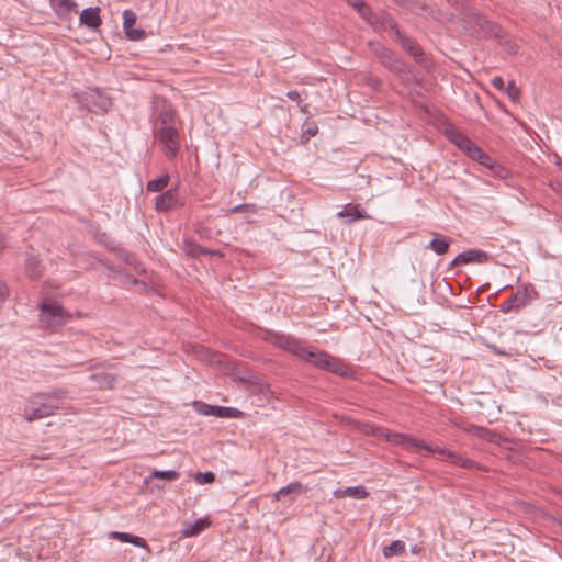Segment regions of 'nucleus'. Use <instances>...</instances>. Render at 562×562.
I'll list each match as a JSON object with an SVG mask.
<instances>
[{"label": "nucleus", "instance_id": "1", "mask_svg": "<svg viewBox=\"0 0 562 562\" xmlns=\"http://www.w3.org/2000/svg\"><path fill=\"white\" fill-rule=\"evenodd\" d=\"M153 116L154 136L161 145L166 157L173 159L180 148V136L176 126V112L170 104L162 102L161 105H156Z\"/></svg>", "mask_w": 562, "mask_h": 562}, {"label": "nucleus", "instance_id": "2", "mask_svg": "<svg viewBox=\"0 0 562 562\" xmlns=\"http://www.w3.org/2000/svg\"><path fill=\"white\" fill-rule=\"evenodd\" d=\"M68 393L66 389L33 393L23 406V418L32 423L54 415L60 409L61 401L67 398Z\"/></svg>", "mask_w": 562, "mask_h": 562}, {"label": "nucleus", "instance_id": "3", "mask_svg": "<svg viewBox=\"0 0 562 562\" xmlns=\"http://www.w3.org/2000/svg\"><path fill=\"white\" fill-rule=\"evenodd\" d=\"M461 23L472 35L483 38L503 37L502 29L496 23L488 20L484 14L470 5L462 7Z\"/></svg>", "mask_w": 562, "mask_h": 562}, {"label": "nucleus", "instance_id": "4", "mask_svg": "<svg viewBox=\"0 0 562 562\" xmlns=\"http://www.w3.org/2000/svg\"><path fill=\"white\" fill-rule=\"evenodd\" d=\"M300 359L319 370L330 372L341 378H351L355 374L353 369L340 359L324 350L313 349L310 346H305Z\"/></svg>", "mask_w": 562, "mask_h": 562}, {"label": "nucleus", "instance_id": "5", "mask_svg": "<svg viewBox=\"0 0 562 562\" xmlns=\"http://www.w3.org/2000/svg\"><path fill=\"white\" fill-rule=\"evenodd\" d=\"M402 447L405 448L406 450H422L423 449V450H427L428 452H431V453H438L440 456L446 457L447 460H449L452 464L459 465L463 469L479 470V471L484 470V468L482 465H480L479 463H476L475 461L468 459V458L457 453L456 451H451V450H448L446 448H441L438 446H431V445L427 443L425 440L415 438L411 435H405V439H404Z\"/></svg>", "mask_w": 562, "mask_h": 562}, {"label": "nucleus", "instance_id": "6", "mask_svg": "<svg viewBox=\"0 0 562 562\" xmlns=\"http://www.w3.org/2000/svg\"><path fill=\"white\" fill-rule=\"evenodd\" d=\"M78 95V102L86 106L89 112L94 114H105L111 105V98L105 94L100 88H87Z\"/></svg>", "mask_w": 562, "mask_h": 562}, {"label": "nucleus", "instance_id": "7", "mask_svg": "<svg viewBox=\"0 0 562 562\" xmlns=\"http://www.w3.org/2000/svg\"><path fill=\"white\" fill-rule=\"evenodd\" d=\"M69 317L70 315L55 301H45L41 304L40 322L43 327L55 330Z\"/></svg>", "mask_w": 562, "mask_h": 562}, {"label": "nucleus", "instance_id": "8", "mask_svg": "<svg viewBox=\"0 0 562 562\" xmlns=\"http://www.w3.org/2000/svg\"><path fill=\"white\" fill-rule=\"evenodd\" d=\"M538 296L539 294L532 284H524L508 300L501 304L499 311L503 313L517 312L538 299Z\"/></svg>", "mask_w": 562, "mask_h": 562}, {"label": "nucleus", "instance_id": "9", "mask_svg": "<svg viewBox=\"0 0 562 562\" xmlns=\"http://www.w3.org/2000/svg\"><path fill=\"white\" fill-rule=\"evenodd\" d=\"M373 53L379 59L380 64L390 71L396 75H403L409 71L408 66L404 61V59L398 57L390 48L383 45H378L376 47H374Z\"/></svg>", "mask_w": 562, "mask_h": 562}, {"label": "nucleus", "instance_id": "10", "mask_svg": "<svg viewBox=\"0 0 562 562\" xmlns=\"http://www.w3.org/2000/svg\"><path fill=\"white\" fill-rule=\"evenodd\" d=\"M269 341L271 344H273L274 346L282 348L285 351L294 355L297 358H301V356L304 351V348L306 346L302 340H300L297 338H294L290 335H283V334H277V333H272L270 335Z\"/></svg>", "mask_w": 562, "mask_h": 562}, {"label": "nucleus", "instance_id": "11", "mask_svg": "<svg viewBox=\"0 0 562 562\" xmlns=\"http://www.w3.org/2000/svg\"><path fill=\"white\" fill-rule=\"evenodd\" d=\"M392 36L393 40L396 41L401 47L416 60V63L424 65V50L416 41L402 33L400 27L395 30Z\"/></svg>", "mask_w": 562, "mask_h": 562}, {"label": "nucleus", "instance_id": "12", "mask_svg": "<svg viewBox=\"0 0 562 562\" xmlns=\"http://www.w3.org/2000/svg\"><path fill=\"white\" fill-rule=\"evenodd\" d=\"M196 409L204 416H215L218 418H238L243 413L234 407L215 406L202 402H195Z\"/></svg>", "mask_w": 562, "mask_h": 562}, {"label": "nucleus", "instance_id": "13", "mask_svg": "<svg viewBox=\"0 0 562 562\" xmlns=\"http://www.w3.org/2000/svg\"><path fill=\"white\" fill-rule=\"evenodd\" d=\"M474 161H477L480 165L490 170L491 175L503 179L506 178L508 171L498 164L494 158L487 155L481 147H477V151L471 158Z\"/></svg>", "mask_w": 562, "mask_h": 562}, {"label": "nucleus", "instance_id": "14", "mask_svg": "<svg viewBox=\"0 0 562 562\" xmlns=\"http://www.w3.org/2000/svg\"><path fill=\"white\" fill-rule=\"evenodd\" d=\"M448 139L453 143L459 149H461L470 159L477 151V145L472 142L467 135L459 131L450 130L447 131Z\"/></svg>", "mask_w": 562, "mask_h": 562}, {"label": "nucleus", "instance_id": "15", "mask_svg": "<svg viewBox=\"0 0 562 562\" xmlns=\"http://www.w3.org/2000/svg\"><path fill=\"white\" fill-rule=\"evenodd\" d=\"M369 24L378 31L390 30L393 34L398 29L397 22L386 11L374 12Z\"/></svg>", "mask_w": 562, "mask_h": 562}, {"label": "nucleus", "instance_id": "16", "mask_svg": "<svg viewBox=\"0 0 562 562\" xmlns=\"http://www.w3.org/2000/svg\"><path fill=\"white\" fill-rule=\"evenodd\" d=\"M179 203L177 188L169 189L155 199V207L159 212H168Z\"/></svg>", "mask_w": 562, "mask_h": 562}, {"label": "nucleus", "instance_id": "17", "mask_svg": "<svg viewBox=\"0 0 562 562\" xmlns=\"http://www.w3.org/2000/svg\"><path fill=\"white\" fill-rule=\"evenodd\" d=\"M100 8L99 7H90L82 10L79 16V22L81 25H85L89 29H97L102 24V19L100 16Z\"/></svg>", "mask_w": 562, "mask_h": 562}, {"label": "nucleus", "instance_id": "18", "mask_svg": "<svg viewBox=\"0 0 562 562\" xmlns=\"http://www.w3.org/2000/svg\"><path fill=\"white\" fill-rule=\"evenodd\" d=\"M370 430H366L367 432H370L374 436H383L386 441L396 445V446H403L405 434L401 432H393L382 427H375L372 425H366Z\"/></svg>", "mask_w": 562, "mask_h": 562}, {"label": "nucleus", "instance_id": "19", "mask_svg": "<svg viewBox=\"0 0 562 562\" xmlns=\"http://www.w3.org/2000/svg\"><path fill=\"white\" fill-rule=\"evenodd\" d=\"M183 251L188 257H191L193 259H196L202 255H210V256L222 255L218 250H212V249L202 247L198 243L188 240V239H186L183 241Z\"/></svg>", "mask_w": 562, "mask_h": 562}, {"label": "nucleus", "instance_id": "20", "mask_svg": "<svg viewBox=\"0 0 562 562\" xmlns=\"http://www.w3.org/2000/svg\"><path fill=\"white\" fill-rule=\"evenodd\" d=\"M338 217H347L346 223L351 224L359 220L370 218V216L360 209L359 205L347 204L341 211L337 213Z\"/></svg>", "mask_w": 562, "mask_h": 562}, {"label": "nucleus", "instance_id": "21", "mask_svg": "<svg viewBox=\"0 0 562 562\" xmlns=\"http://www.w3.org/2000/svg\"><path fill=\"white\" fill-rule=\"evenodd\" d=\"M432 235L434 238L429 241L426 248L431 249L435 254L440 256L447 254L452 239L440 233H432Z\"/></svg>", "mask_w": 562, "mask_h": 562}, {"label": "nucleus", "instance_id": "22", "mask_svg": "<svg viewBox=\"0 0 562 562\" xmlns=\"http://www.w3.org/2000/svg\"><path fill=\"white\" fill-rule=\"evenodd\" d=\"M336 498L353 497L357 499H364L369 496V492L363 485L350 486L346 488H337L333 493Z\"/></svg>", "mask_w": 562, "mask_h": 562}, {"label": "nucleus", "instance_id": "23", "mask_svg": "<svg viewBox=\"0 0 562 562\" xmlns=\"http://www.w3.org/2000/svg\"><path fill=\"white\" fill-rule=\"evenodd\" d=\"M488 259V255L480 249H469L459 254V261L463 265L469 263H485Z\"/></svg>", "mask_w": 562, "mask_h": 562}, {"label": "nucleus", "instance_id": "24", "mask_svg": "<svg viewBox=\"0 0 562 562\" xmlns=\"http://www.w3.org/2000/svg\"><path fill=\"white\" fill-rule=\"evenodd\" d=\"M211 526L209 518H199L192 524H186L181 533L183 537H194L200 535L202 531Z\"/></svg>", "mask_w": 562, "mask_h": 562}, {"label": "nucleus", "instance_id": "25", "mask_svg": "<svg viewBox=\"0 0 562 562\" xmlns=\"http://www.w3.org/2000/svg\"><path fill=\"white\" fill-rule=\"evenodd\" d=\"M307 488L299 481L291 482L286 486L281 487L273 494L274 501H281L285 495H301L305 493Z\"/></svg>", "mask_w": 562, "mask_h": 562}, {"label": "nucleus", "instance_id": "26", "mask_svg": "<svg viewBox=\"0 0 562 562\" xmlns=\"http://www.w3.org/2000/svg\"><path fill=\"white\" fill-rule=\"evenodd\" d=\"M90 379L97 384L99 389L112 390L116 383V376L112 373L101 372L93 373Z\"/></svg>", "mask_w": 562, "mask_h": 562}, {"label": "nucleus", "instance_id": "27", "mask_svg": "<svg viewBox=\"0 0 562 562\" xmlns=\"http://www.w3.org/2000/svg\"><path fill=\"white\" fill-rule=\"evenodd\" d=\"M25 271L29 278L37 279L43 274L44 267L42 266L37 257L30 254L25 259Z\"/></svg>", "mask_w": 562, "mask_h": 562}, {"label": "nucleus", "instance_id": "28", "mask_svg": "<svg viewBox=\"0 0 562 562\" xmlns=\"http://www.w3.org/2000/svg\"><path fill=\"white\" fill-rule=\"evenodd\" d=\"M473 436L487 442H498L499 440V435L482 426H476V428H473Z\"/></svg>", "mask_w": 562, "mask_h": 562}, {"label": "nucleus", "instance_id": "29", "mask_svg": "<svg viewBox=\"0 0 562 562\" xmlns=\"http://www.w3.org/2000/svg\"><path fill=\"white\" fill-rule=\"evenodd\" d=\"M406 546L402 540H394L389 546L383 548V555L385 558H391L395 555H401L405 552Z\"/></svg>", "mask_w": 562, "mask_h": 562}, {"label": "nucleus", "instance_id": "30", "mask_svg": "<svg viewBox=\"0 0 562 562\" xmlns=\"http://www.w3.org/2000/svg\"><path fill=\"white\" fill-rule=\"evenodd\" d=\"M169 180L170 177L166 172L160 177L148 181L146 188L149 192H161L168 186Z\"/></svg>", "mask_w": 562, "mask_h": 562}, {"label": "nucleus", "instance_id": "31", "mask_svg": "<svg viewBox=\"0 0 562 562\" xmlns=\"http://www.w3.org/2000/svg\"><path fill=\"white\" fill-rule=\"evenodd\" d=\"M180 477V473L176 470H154L149 479H159L167 481H176Z\"/></svg>", "mask_w": 562, "mask_h": 562}, {"label": "nucleus", "instance_id": "32", "mask_svg": "<svg viewBox=\"0 0 562 562\" xmlns=\"http://www.w3.org/2000/svg\"><path fill=\"white\" fill-rule=\"evenodd\" d=\"M50 4L56 11L58 8L63 9L67 13H77L78 11V4L74 0H55L54 3Z\"/></svg>", "mask_w": 562, "mask_h": 562}, {"label": "nucleus", "instance_id": "33", "mask_svg": "<svg viewBox=\"0 0 562 562\" xmlns=\"http://www.w3.org/2000/svg\"><path fill=\"white\" fill-rule=\"evenodd\" d=\"M357 3H358V5H356L355 9L358 11V13L361 15V18L369 23L375 11H373L371 9V7L363 1L357 2Z\"/></svg>", "mask_w": 562, "mask_h": 562}, {"label": "nucleus", "instance_id": "34", "mask_svg": "<svg viewBox=\"0 0 562 562\" xmlns=\"http://www.w3.org/2000/svg\"><path fill=\"white\" fill-rule=\"evenodd\" d=\"M136 14L127 9V10H124L123 11V30L124 32L130 30V29H134V25L136 23Z\"/></svg>", "mask_w": 562, "mask_h": 562}, {"label": "nucleus", "instance_id": "35", "mask_svg": "<svg viewBox=\"0 0 562 562\" xmlns=\"http://www.w3.org/2000/svg\"><path fill=\"white\" fill-rule=\"evenodd\" d=\"M451 424H452L454 427H457V428H459V429H461V430H463V431H465L467 434H470V435H472V436H473V428H476V425H474V424H470V423H467V422H464V420H463V419H461V418H452V419H451Z\"/></svg>", "mask_w": 562, "mask_h": 562}, {"label": "nucleus", "instance_id": "36", "mask_svg": "<svg viewBox=\"0 0 562 562\" xmlns=\"http://www.w3.org/2000/svg\"><path fill=\"white\" fill-rule=\"evenodd\" d=\"M194 480L198 484H211L215 481V474L212 471L198 472Z\"/></svg>", "mask_w": 562, "mask_h": 562}, {"label": "nucleus", "instance_id": "37", "mask_svg": "<svg viewBox=\"0 0 562 562\" xmlns=\"http://www.w3.org/2000/svg\"><path fill=\"white\" fill-rule=\"evenodd\" d=\"M124 33L126 38L130 41H142L146 38V32L143 29H130Z\"/></svg>", "mask_w": 562, "mask_h": 562}, {"label": "nucleus", "instance_id": "38", "mask_svg": "<svg viewBox=\"0 0 562 562\" xmlns=\"http://www.w3.org/2000/svg\"><path fill=\"white\" fill-rule=\"evenodd\" d=\"M505 91L512 101H518L520 97V90L516 87L514 81L508 82L507 87H505Z\"/></svg>", "mask_w": 562, "mask_h": 562}, {"label": "nucleus", "instance_id": "39", "mask_svg": "<svg viewBox=\"0 0 562 562\" xmlns=\"http://www.w3.org/2000/svg\"><path fill=\"white\" fill-rule=\"evenodd\" d=\"M318 132L317 124L315 122H305L303 125V135L306 136V139L315 136Z\"/></svg>", "mask_w": 562, "mask_h": 562}, {"label": "nucleus", "instance_id": "40", "mask_svg": "<svg viewBox=\"0 0 562 562\" xmlns=\"http://www.w3.org/2000/svg\"><path fill=\"white\" fill-rule=\"evenodd\" d=\"M127 543H132L138 548L148 549V544H147L146 540L143 539L142 537H137L134 535H131L130 541Z\"/></svg>", "mask_w": 562, "mask_h": 562}, {"label": "nucleus", "instance_id": "41", "mask_svg": "<svg viewBox=\"0 0 562 562\" xmlns=\"http://www.w3.org/2000/svg\"><path fill=\"white\" fill-rule=\"evenodd\" d=\"M491 83L498 91L505 90V82L502 77L496 76V77L492 78Z\"/></svg>", "mask_w": 562, "mask_h": 562}, {"label": "nucleus", "instance_id": "42", "mask_svg": "<svg viewBox=\"0 0 562 562\" xmlns=\"http://www.w3.org/2000/svg\"><path fill=\"white\" fill-rule=\"evenodd\" d=\"M111 537L113 539L120 540L122 542H128L130 538H131V533L113 531V532H111Z\"/></svg>", "mask_w": 562, "mask_h": 562}, {"label": "nucleus", "instance_id": "43", "mask_svg": "<svg viewBox=\"0 0 562 562\" xmlns=\"http://www.w3.org/2000/svg\"><path fill=\"white\" fill-rule=\"evenodd\" d=\"M9 294L7 284L0 280V305L5 301Z\"/></svg>", "mask_w": 562, "mask_h": 562}, {"label": "nucleus", "instance_id": "44", "mask_svg": "<svg viewBox=\"0 0 562 562\" xmlns=\"http://www.w3.org/2000/svg\"><path fill=\"white\" fill-rule=\"evenodd\" d=\"M368 83L374 90H379L381 88V85H382L381 80L379 78H375V77H370L369 80H368Z\"/></svg>", "mask_w": 562, "mask_h": 562}, {"label": "nucleus", "instance_id": "45", "mask_svg": "<svg viewBox=\"0 0 562 562\" xmlns=\"http://www.w3.org/2000/svg\"><path fill=\"white\" fill-rule=\"evenodd\" d=\"M286 97L292 100V101H295V102H300L301 101V95H300V92L296 91V90H290L286 92Z\"/></svg>", "mask_w": 562, "mask_h": 562}, {"label": "nucleus", "instance_id": "46", "mask_svg": "<svg viewBox=\"0 0 562 562\" xmlns=\"http://www.w3.org/2000/svg\"><path fill=\"white\" fill-rule=\"evenodd\" d=\"M462 261H459V255L449 263V269H452L457 266H462Z\"/></svg>", "mask_w": 562, "mask_h": 562}, {"label": "nucleus", "instance_id": "47", "mask_svg": "<svg viewBox=\"0 0 562 562\" xmlns=\"http://www.w3.org/2000/svg\"><path fill=\"white\" fill-rule=\"evenodd\" d=\"M347 1H348V3H349L350 5H352L353 8H355L356 5H358V3H357V2H362V0H347Z\"/></svg>", "mask_w": 562, "mask_h": 562}, {"label": "nucleus", "instance_id": "48", "mask_svg": "<svg viewBox=\"0 0 562 562\" xmlns=\"http://www.w3.org/2000/svg\"><path fill=\"white\" fill-rule=\"evenodd\" d=\"M3 248V245L0 243V250Z\"/></svg>", "mask_w": 562, "mask_h": 562}, {"label": "nucleus", "instance_id": "49", "mask_svg": "<svg viewBox=\"0 0 562 562\" xmlns=\"http://www.w3.org/2000/svg\"><path fill=\"white\" fill-rule=\"evenodd\" d=\"M55 0H49L50 3H54Z\"/></svg>", "mask_w": 562, "mask_h": 562}]
</instances>
